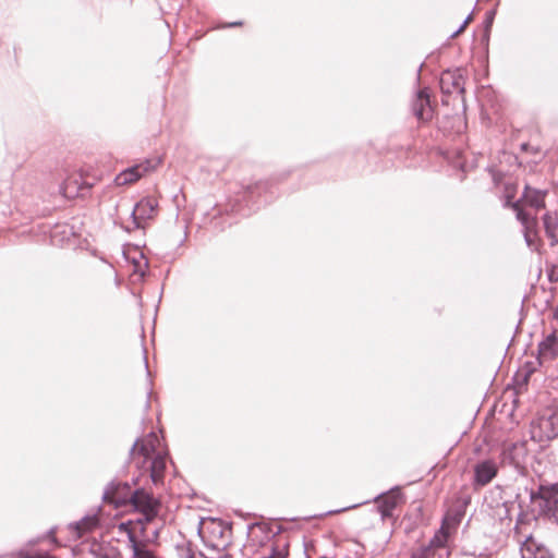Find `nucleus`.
Masks as SVG:
<instances>
[{
    "label": "nucleus",
    "mask_w": 558,
    "mask_h": 558,
    "mask_svg": "<svg viewBox=\"0 0 558 558\" xmlns=\"http://www.w3.org/2000/svg\"><path fill=\"white\" fill-rule=\"evenodd\" d=\"M402 498L400 487L396 486L387 493H383L375 498L378 504V510L383 519L392 515L393 509L397 507L399 500Z\"/></svg>",
    "instance_id": "nucleus-16"
},
{
    "label": "nucleus",
    "mask_w": 558,
    "mask_h": 558,
    "mask_svg": "<svg viewBox=\"0 0 558 558\" xmlns=\"http://www.w3.org/2000/svg\"><path fill=\"white\" fill-rule=\"evenodd\" d=\"M527 456L525 442H513L504 446L500 452V463L508 464L514 469H521Z\"/></svg>",
    "instance_id": "nucleus-12"
},
{
    "label": "nucleus",
    "mask_w": 558,
    "mask_h": 558,
    "mask_svg": "<svg viewBox=\"0 0 558 558\" xmlns=\"http://www.w3.org/2000/svg\"><path fill=\"white\" fill-rule=\"evenodd\" d=\"M158 446V436L155 433H150L144 439H136L130 449V458L132 460H135L136 458H143V461L137 463V466L141 468L142 464H145L148 459L156 454Z\"/></svg>",
    "instance_id": "nucleus-7"
},
{
    "label": "nucleus",
    "mask_w": 558,
    "mask_h": 558,
    "mask_svg": "<svg viewBox=\"0 0 558 558\" xmlns=\"http://www.w3.org/2000/svg\"><path fill=\"white\" fill-rule=\"evenodd\" d=\"M520 543L521 558H555L554 553L542 542L532 535L518 539Z\"/></svg>",
    "instance_id": "nucleus-9"
},
{
    "label": "nucleus",
    "mask_w": 558,
    "mask_h": 558,
    "mask_svg": "<svg viewBox=\"0 0 558 558\" xmlns=\"http://www.w3.org/2000/svg\"><path fill=\"white\" fill-rule=\"evenodd\" d=\"M288 555V548L286 544L279 545L277 544L271 548V553L268 556L262 558H286Z\"/></svg>",
    "instance_id": "nucleus-22"
},
{
    "label": "nucleus",
    "mask_w": 558,
    "mask_h": 558,
    "mask_svg": "<svg viewBox=\"0 0 558 558\" xmlns=\"http://www.w3.org/2000/svg\"><path fill=\"white\" fill-rule=\"evenodd\" d=\"M135 521L122 523L121 527L126 529L128 525L131 527L128 530L129 542H131V535L134 534L136 538L144 539L145 542H155L159 536L158 527L149 529V524L153 521H146L145 515L140 514Z\"/></svg>",
    "instance_id": "nucleus-10"
},
{
    "label": "nucleus",
    "mask_w": 558,
    "mask_h": 558,
    "mask_svg": "<svg viewBox=\"0 0 558 558\" xmlns=\"http://www.w3.org/2000/svg\"><path fill=\"white\" fill-rule=\"evenodd\" d=\"M494 16H495V11H489L487 13V17H486V28L487 29L492 26L493 21H494Z\"/></svg>",
    "instance_id": "nucleus-25"
},
{
    "label": "nucleus",
    "mask_w": 558,
    "mask_h": 558,
    "mask_svg": "<svg viewBox=\"0 0 558 558\" xmlns=\"http://www.w3.org/2000/svg\"><path fill=\"white\" fill-rule=\"evenodd\" d=\"M49 536H51V539L54 544L58 545V541L57 538L53 536L54 535V529H51L49 532H48Z\"/></svg>",
    "instance_id": "nucleus-26"
},
{
    "label": "nucleus",
    "mask_w": 558,
    "mask_h": 558,
    "mask_svg": "<svg viewBox=\"0 0 558 558\" xmlns=\"http://www.w3.org/2000/svg\"><path fill=\"white\" fill-rule=\"evenodd\" d=\"M531 437L538 442L550 441L558 437V408L548 407L531 422Z\"/></svg>",
    "instance_id": "nucleus-2"
},
{
    "label": "nucleus",
    "mask_w": 558,
    "mask_h": 558,
    "mask_svg": "<svg viewBox=\"0 0 558 558\" xmlns=\"http://www.w3.org/2000/svg\"><path fill=\"white\" fill-rule=\"evenodd\" d=\"M160 163L159 159H147L121 171L114 179L117 185H128L136 182Z\"/></svg>",
    "instance_id": "nucleus-6"
},
{
    "label": "nucleus",
    "mask_w": 558,
    "mask_h": 558,
    "mask_svg": "<svg viewBox=\"0 0 558 558\" xmlns=\"http://www.w3.org/2000/svg\"><path fill=\"white\" fill-rule=\"evenodd\" d=\"M158 203L155 198L147 197L140 201L131 213L134 228L143 227V221L151 219L157 211Z\"/></svg>",
    "instance_id": "nucleus-14"
},
{
    "label": "nucleus",
    "mask_w": 558,
    "mask_h": 558,
    "mask_svg": "<svg viewBox=\"0 0 558 558\" xmlns=\"http://www.w3.org/2000/svg\"><path fill=\"white\" fill-rule=\"evenodd\" d=\"M472 14H470L465 20L464 22L462 23V25L451 35V37H456L458 36L460 33L463 32V29L465 28V26L472 21Z\"/></svg>",
    "instance_id": "nucleus-23"
},
{
    "label": "nucleus",
    "mask_w": 558,
    "mask_h": 558,
    "mask_svg": "<svg viewBox=\"0 0 558 558\" xmlns=\"http://www.w3.org/2000/svg\"><path fill=\"white\" fill-rule=\"evenodd\" d=\"M515 534H519V526H515Z\"/></svg>",
    "instance_id": "nucleus-29"
},
{
    "label": "nucleus",
    "mask_w": 558,
    "mask_h": 558,
    "mask_svg": "<svg viewBox=\"0 0 558 558\" xmlns=\"http://www.w3.org/2000/svg\"><path fill=\"white\" fill-rule=\"evenodd\" d=\"M514 194L515 185L512 183H506L504 205L506 207H511L515 211L517 219L523 226L525 241L527 245L531 246L534 236L536 235V220L527 210L524 209V206L537 211L545 206L546 193L544 191L532 189L526 185L522 197L517 202H512Z\"/></svg>",
    "instance_id": "nucleus-1"
},
{
    "label": "nucleus",
    "mask_w": 558,
    "mask_h": 558,
    "mask_svg": "<svg viewBox=\"0 0 558 558\" xmlns=\"http://www.w3.org/2000/svg\"><path fill=\"white\" fill-rule=\"evenodd\" d=\"M149 462V476L155 485L162 484L163 473L166 470V457L160 452L148 459Z\"/></svg>",
    "instance_id": "nucleus-17"
},
{
    "label": "nucleus",
    "mask_w": 558,
    "mask_h": 558,
    "mask_svg": "<svg viewBox=\"0 0 558 558\" xmlns=\"http://www.w3.org/2000/svg\"><path fill=\"white\" fill-rule=\"evenodd\" d=\"M473 484L477 487L488 485L498 474V464L496 460L489 458L480 460L473 466Z\"/></svg>",
    "instance_id": "nucleus-11"
},
{
    "label": "nucleus",
    "mask_w": 558,
    "mask_h": 558,
    "mask_svg": "<svg viewBox=\"0 0 558 558\" xmlns=\"http://www.w3.org/2000/svg\"><path fill=\"white\" fill-rule=\"evenodd\" d=\"M546 238L550 246L558 244V210L546 213L543 217Z\"/></svg>",
    "instance_id": "nucleus-18"
},
{
    "label": "nucleus",
    "mask_w": 558,
    "mask_h": 558,
    "mask_svg": "<svg viewBox=\"0 0 558 558\" xmlns=\"http://www.w3.org/2000/svg\"><path fill=\"white\" fill-rule=\"evenodd\" d=\"M548 279H549V281H551V282H556V281H558V267H553V268L548 271Z\"/></svg>",
    "instance_id": "nucleus-24"
},
{
    "label": "nucleus",
    "mask_w": 558,
    "mask_h": 558,
    "mask_svg": "<svg viewBox=\"0 0 558 558\" xmlns=\"http://www.w3.org/2000/svg\"><path fill=\"white\" fill-rule=\"evenodd\" d=\"M539 356L546 360H553L558 355V337L551 333L539 343Z\"/></svg>",
    "instance_id": "nucleus-20"
},
{
    "label": "nucleus",
    "mask_w": 558,
    "mask_h": 558,
    "mask_svg": "<svg viewBox=\"0 0 558 558\" xmlns=\"http://www.w3.org/2000/svg\"><path fill=\"white\" fill-rule=\"evenodd\" d=\"M130 506L140 514L145 515L146 521H154L159 513L160 501L144 488L134 489Z\"/></svg>",
    "instance_id": "nucleus-3"
},
{
    "label": "nucleus",
    "mask_w": 558,
    "mask_h": 558,
    "mask_svg": "<svg viewBox=\"0 0 558 558\" xmlns=\"http://www.w3.org/2000/svg\"><path fill=\"white\" fill-rule=\"evenodd\" d=\"M149 543L150 542L136 538L134 534H132L131 542H129L130 548L132 549V558H158L149 548Z\"/></svg>",
    "instance_id": "nucleus-19"
},
{
    "label": "nucleus",
    "mask_w": 558,
    "mask_h": 558,
    "mask_svg": "<svg viewBox=\"0 0 558 558\" xmlns=\"http://www.w3.org/2000/svg\"><path fill=\"white\" fill-rule=\"evenodd\" d=\"M240 25H242V22H234V23L229 24L230 27L240 26Z\"/></svg>",
    "instance_id": "nucleus-27"
},
{
    "label": "nucleus",
    "mask_w": 558,
    "mask_h": 558,
    "mask_svg": "<svg viewBox=\"0 0 558 558\" xmlns=\"http://www.w3.org/2000/svg\"><path fill=\"white\" fill-rule=\"evenodd\" d=\"M412 112L421 122H427L433 118L429 94L426 88L417 92L412 101Z\"/></svg>",
    "instance_id": "nucleus-15"
},
{
    "label": "nucleus",
    "mask_w": 558,
    "mask_h": 558,
    "mask_svg": "<svg viewBox=\"0 0 558 558\" xmlns=\"http://www.w3.org/2000/svg\"><path fill=\"white\" fill-rule=\"evenodd\" d=\"M447 539L448 534L440 530L428 544L414 550L410 558H449L450 551L446 546Z\"/></svg>",
    "instance_id": "nucleus-4"
},
{
    "label": "nucleus",
    "mask_w": 558,
    "mask_h": 558,
    "mask_svg": "<svg viewBox=\"0 0 558 558\" xmlns=\"http://www.w3.org/2000/svg\"><path fill=\"white\" fill-rule=\"evenodd\" d=\"M440 89L445 95L464 94V76L461 69L444 71L439 80Z\"/></svg>",
    "instance_id": "nucleus-13"
},
{
    "label": "nucleus",
    "mask_w": 558,
    "mask_h": 558,
    "mask_svg": "<svg viewBox=\"0 0 558 558\" xmlns=\"http://www.w3.org/2000/svg\"><path fill=\"white\" fill-rule=\"evenodd\" d=\"M218 527H219V530H220V531H219L220 535H222V534H223L225 529H223L220 524L218 525Z\"/></svg>",
    "instance_id": "nucleus-28"
},
{
    "label": "nucleus",
    "mask_w": 558,
    "mask_h": 558,
    "mask_svg": "<svg viewBox=\"0 0 558 558\" xmlns=\"http://www.w3.org/2000/svg\"><path fill=\"white\" fill-rule=\"evenodd\" d=\"M550 521L558 525V484L541 485L536 495Z\"/></svg>",
    "instance_id": "nucleus-8"
},
{
    "label": "nucleus",
    "mask_w": 558,
    "mask_h": 558,
    "mask_svg": "<svg viewBox=\"0 0 558 558\" xmlns=\"http://www.w3.org/2000/svg\"><path fill=\"white\" fill-rule=\"evenodd\" d=\"M98 524V519L95 515L85 517L78 522L71 523L69 527L75 532L76 537H82L85 533L92 531Z\"/></svg>",
    "instance_id": "nucleus-21"
},
{
    "label": "nucleus",
    "mask_w": 558,
    "mask_h": 558,
    "mask_svg": "<svg viewBox=\"0 0 558 558\" xmlns=\"http://www.w3.org/2000/svg\"><path fill=\"white\" fill-rule=\"evenodd\" d=\"M132 487L126 482H110L102 495L106 502L113 504L116 508L129 506L133 495Z\"/></svg>",
    "instance_id": "nucleus-5"
}]
</instances>
